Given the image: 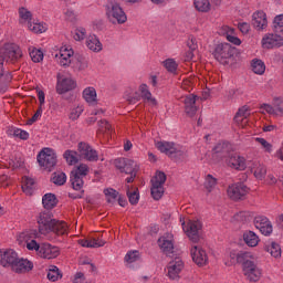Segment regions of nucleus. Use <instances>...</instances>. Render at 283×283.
<instances>
[{"label":"nucleus","instance_id":"nucleus-1","mask_svg":"<svg viewBox=\"0 0 283 283\" xmlns=\"http://www.w3.org/2000/svg\"><path fill=\"white\" fill-rule=\"evenodd\" d=\"M23 56L21 46L15 43H6L0 48V76H3V63H17Z\"/></svg>","mask_w":283,"mask_h":283},{"label":"nucleus","instance_id":"nucleus-2","mask_svg":"<svg viewBox=\"0 0 283 283\" xmlns=\"http://www.w3.org/2000/svg\"><path fill=\"white\" fill-rule=\"evenodd\" d=\"M105 14L109 23L123 25L127 23V13L118 3H108L105 6Z\"/></svg>","mask_w":283,"mask_h":283},{"label":"nucleus","instance_id":"nucleus-3","mask_svg":"<svg viewBox=\"0 0 283 283\" xmlns=\"http://www.w3.org/2000/svg\"><path fill=\"white\" fill-rule=\"evenodd\" d=\"M38 163L44 171H52L56 167V151L50 147L42 148L38 154Z\"/></svg>","mask_w":283,"mask_h":283},{"label":"nucleus","instance_id":"nucleus-4","mask_svg":"<svg viewBox=\"0 0 283 283\" xmlns=\"http://www.w3.org/2000/svg\"><path fill=\"white\" fill-rule=\"evenodd\" d=\"M253 259H247L242 264V272L248 282H260L262 280V269L255 264Z\"/></svg>","mask_w":283,"mask_h":283},{"label":"nucleus","instance_id":"nucleus-5","mask_svg":"<svg viewBox=\"0 0 283 283\" xmlns=\"http://www.w3.org/2000/svg\"><path fill=\"white\" fill-rule=\"evenodd\" d=\"M247 260H255V256L251 252H241L239 253L235 250H230L226 252L223 256V262L226 266H233L234 264H244Z\"/></svg>","mask_w":283,"mask_h":283},{"label":"nucleus","instance_id":"nucleus-6","mask_svg":"<svg viewBox=\"0 0 283 283\" xmlns=\"http://www.w3.org/2000/svg\"><path fill=\"white\" fill-rule=\"evenodd\" d=\"M179 221L186 235L192 242H198V240H200V231H202V223L199 220H189L186 224L185 218L182 217H180Z\"/></svg>","mask_w":283,"mask_h":283},{"label":"nucleus","instance_id":"nucleus-7","mask_svg":"<svg viewBox=\"0 0 283 283\" xmlns=\"http://www.w3.org/2000/svg\"><path fill=\"white\" fill-rule=\"evenodd\" d=\"M165 182H167V175L163 171H157L151 179L150 188L154 200H160L165 195Z\"/></svg>","mask_w":283,"mask_h":283},{"label":"nucleus","instance_id":"nucleus-8","mask_svg":"<svg viewBox=\"0 0 283 283\" xmlns=\"http://www.w3.org/2000/svg\"><path fill=\"white\" fill-rule=\"evenodd\" d=\"M36 232L25 231L18 235V242L21 247H27L28 251H35L36 255H39V251H41V244L34 240Z\"/></svg>","mask_w":283,"mask_h":283},{"label":"nucleus","instance_id":"nucleus-9","mask_svg":"<svg viewBox=\"0 0 283 283\" xmlns=\"http://www.w3.org/2000/svg\"><path fill=\"white\" fill-rule=\"evenodd\" d=\"M185 270V262L182 259L176 256L172 259L166 268V275L169 280L178 281L180 280V273Z\"/></svg>","mask_w":283,"mask_h":283},{"label":"nucleus","instance_id":"nucleus-10","mask_svg":"<svg viewBox=\"0 0 283 283\" xmlns=\"http://www.w3.org/2000/svg\"><path fill=\"white\" fill-rule=\"evenodd\" d=\"M213 56L217 61H219V63L226 65V63H229V59L233 56V48L229 43L217 44L214 48Z\"/></svg>","mask_w":283,"mask_h":283},{"label":"nucleus","instance_id":"nucleus-11","mask_svg":"<svg viewBox=\"0 0 283 283\" xmlns=\"http://www.w3.org/2000/svg\"><path fill=\"white\" fill-rule=\"evenodd\" d=\"M116 169H119L122 174H138L140 166L133 159L117 158L114 160Z\"/></svg>","mask_w":283,"mask_h":283},{"label":"nucleus","instance_id":"nucleus-12","mask_svg":"<svg viewBox=\"0 0 283 283\" xmlns=\"http://www.w3.org/2000/svg\"><path fill=\"white\" fill-rule=\"evenodd\" d=\"M261 48H263V50L283 48V36L277 33H265L261 39Z\"/></svg>","mask_w":283,"mask_h":283},{"label":"nucleus","instance_id":"nucleus-13","mask_svg":"<svg viewBox=\"0 0 283 283\" xmlns=\"http://www.w3.org/2000/svg\"><path fill=\"white\" fill-rule=\"evenodd\" d=\"M190 255L192 262H195L197 266H207L209 264V255L200 245H192L190 249Z\"/></svg>","mask_w":283,"mask_h":283},{"label":"nucleus","instance_id":"nucleus-14","mask_svg":"<svg viewBox=\"0 0 283 283\" xmlns=\"http://www.w3.org/2000/svg\"><path fill=\"white\" fill-rule=\"evenodd\" d=\"M18 256L19 253L13 249H0V266H3V269H12Z\"/></svg>","mask_w":283,"mask_h":283},{"label":"nucleus","instance_id":"nucleus-15","mask_svg":"<svg viewBox=\"0 0 283 283\" xmlns=\"http://www.w3.org/2000/svg\"><path fill=\"white\" fill-rule=\"evenodd\" d=\"M55 56L61 67H70L72 65V59H74V50L71 46L64 45Z\"/></svg>","mask_w":283,"mask_h":283},{"label":"nucleus","instance_id":"nucleus-16","mask_svg":"<svg viewBox=\"0 0 283 283\" xmlns=\"http://www.w3.org/2000/svg\"><path fill=\"white\" fill-rule=\"evenodd\" d=\"M34 269V263L28 259L17 256L15 262L11 265V271L18 273L19 275L30 273Z\"/></svg>","mask_w":283,"mask_h":283},{"label":"nucleus","instance_id":"nucleus-17","mask_svg":"<svg viewBox=\"0 0 283 283\" xmlns=\"http://www.w3.org/2000/svg\"><path fill=\"white\" fill-rule=\"evenodd\" d=\"M252 27L256 32H264L269 28V18L264 11H255L252 14Z\"/></svg>","mask_w":283,"mask_h":283},{"label":"nucleus","instance_id":"nucleus-18","mask_svg":"<svg viewBox=\"0 0 283 283\" xmlns=\"http://www.w3.org/2000/svg\"><path fill=\"white\" fill-rule=\"evenodd\" d=\"M38 255L43 260H54L57 255H61V249L56 245H52L51 243H41Z\"/></svg>","mask_w":283,"mask_h":283},{"label":"nucleus","instance_id":"nucleus-19","mask_svg":"<svg viewBox=\"0 0 283 283\" xmlns=\"http://www.w3.org/2000/svg\"><path fill=\"white\" fill-rule=\"evenodd\" d=\"M72 90H76V81L72 77L57 75L56 92L59 94H67Z\"/></svg>","mask_w":283,"mask_h":283},{"label":"nucleus","instance_id":"nucleus-20","mask_svg":"<svg viewBox=\"0 0 283 283\" xmlns=\"http://www.w3.org/2000/svg\"><path fill=\"white\" fill-rule=\"evenodd\" d=\"M227 192L231 200H242L249 193V188L244 184H233L228 187Z\"/></svg>","mask_w":283,"mask_h":283},{"label":"nucleus","instance_id":"nucleus-21","mask_svg":"<svg viewBox=\"0 0 283 283\" xmlns=\"http://www.w3.org/2000/svg\"><path fill=\"white\" fill-rule=\"evenodd\" d=\"M254 227L262 233V235H271V233H273V224L265 216L255 217Z\"/></svg>","mask_w":283,"mask_h":283},{"label":"nucleus","instance_id":"nucleus-22","mask_svg":"<svg viewBox=\"0 0 283 283\" xmlns=\"http://www.w3.org/2000/svg\"><path fill=\"white\" fill-rule=\"evenodd\" d=\"M54 219L48 212H41L38 217L39 231L42 235H48L52 231Z\"/></svg>","mask_w":283,"mask_h":283},{"label":"nucleus","instance_id":"nucleus-23","mask_svg":"<svg viewBox=\"0 0 283 283\" xmlns=\"http://www.w3.org/2000/svg\"><path fill=\"white\" fill-rule=\"evenodd\" d=\"M157 243L160 251H163L165 255H171V253H174V234L172 233H165L158 239Z\"/></svg>","mask_w":283,"mask_h":283},{"label":"nucleus","instance_id":"nucleus-24","mask_svg":"<svg viewBox=\"0 0 283 283\" xmlns=\"http://www.w3.org/2000/svg\"><path fill=\"white\" fill-rule=\"evenodd\" d=\"M261 112H265L272 116H283V98H274L273 106L270 104L261 105Z\"/></svg>","mask_w":283,"mask_h":283},{"label":"nucleus","instance_id":"nucleus-25","mask_svg":"<svg viewBox=\"0 0 283 283\" xmlns=\"http://www.w3.org/2000/svg\"><path fill=\"white\" fill-rule=\"evenodd\" d=\"M78 153L90 163H96L98 160V153H96V150H94L87 143L81 142L78 144Z\"/></svg>","mask_w":283,"mask_h":283},{"label":"nucleus","instance_id":"nucleus-26","mask_svg":"<svg viewBox=\"0 0 283 283\" xmlns=\"http://www.w3.org/2000/svg\"><path fill=\"white\" fill-rule=\"evenodd\" d=\"M198 99V96L193 94L186 95L182 97V103L185 106V113L190 118H193L196 116V113L198 112V106H196V101Z\"/></svg>","mask_w":283,"mask_h":283},{"label":"nucleus","instance_id":"nucleus-27","mask_svg":"<svg viewBox=\"0 0 283 283\" xmlns=\"http://www.w3.org/2000/svg\"><path fill=\"white\" fill-rule=\"evenodd\" d=\"M82 96L85 103H87V105H90L91 107H95V105H98V95L96 93V88H94L93 86H87L86 88H84L82 92Z\"/></svg>","mask_w":283,"mask_h":283},{"label":"nucleus","instance_id":"nucleus-28","mask_svg":"<svg viewBox=\"0 0 283 283\" xmlns=\"http://www.w3.org/2000/svg\"><path fill=\"white\" fill-rule=\"evenodd\" d=\"M221 33L227 38V41H229V43H232V45H242V40L235 36V29L229 25H223L221 28Z\"/></svg>","mask_w":283,"mask_h":283},{"label":"nucleus","instance_id":"nucleus-29","mask_svg":"<svg viewBox=\"0 0 283 283\" xmlns=\"http://www.w3.org/2000/svg\"><path fill=\"white\" fill-rule=\"evenodd\" d=\"M156 147L161 151V154H166L167 156L178 154V148L171 142H157Z\"/></svg>","mask_w":283,"mask_h":283},{"label":"nucleus","instance_id":"nucleus-30","mask_svg":"<svg viewBox=\"0 0 283 283\" xmlns=\"http://www.w3.org/2000/svg\"><path fill=\"white\" fill-rule=\"evenodd\" d=\"M86 48L91 50V52H103V43L95 34H91L86 38Z\"/></svg>","mask_w":283,"mask_h":283},{"label":"nucleus","instance_id":"nucleus-31","mask_svg":"<svg viewBox=\"0 0 283 283\" xmlns=\"http://www.w3.org/2000/svg\"><path fill=\"white\" fill-rule=\"evenodd\" d=\"M229 165L232 169L244 171V169H247V159L240 155H233L229 159Z\"/></svg>","mask_w":283,"mask_h":283},{"label":"nucleus","instance_id":"nucleus-32","mask_svg":"<svg viewBox=\"0 0 283 283\" xmlns=\"http://www.w3.org/2000/svg\"><path fill=\"white\" fill-rule=\"evenodd\" d=\"M50 233H54L55 235H67L69 233L67 223H65V221L54 220L51 226Z\"/></svg>","mask_w":283,"mask_h":283},{"label":"nucleus","instance_id":"nucleus-33","mask_svg":"<svg viewBox=\"0 0 283 283\" xmlns=\"http://www.w3.org/2000/svg\"><path fill=\"white\" fill-rule=\"evenodd\" d=\"M249 169L254 174L256 180H262L264 176H266V167L258 161H253L249 165Z\"/></svg>","mask_w":283,"mask_h":283},{"label":"nucleus","instance_id":"nucleus-34","mask_svg":"<svg viewBox=\"0 0 283 283\" xmlns=\"http://www.w3.org/2000/svg\"><path fill=\"white\" fill-rule=\"evenodd\" d=\"M265 251L272 255V258L280 259L282 258V248L275 241H269L265 244Z\"/></svg>","mask_w":283,"mask_h":283},{"label":"nucleus","instance_id":"nucleus-35","mask_svg":"<svg viewBox=\"0 0 283 283\" xmlns=\"http://www.w3.org/2000/svg\"><path fill=\"white\" fill-rule=\"evenodd\" d=\"M243 242L247 247L255 248L260 244V237H258L253 231H245L243 233Z\"/></svg>","mask_w":283,"mask_h":283},{"label":"nucleus","instance_id":"nucleus-36","mask_svg":"<svg viewBox=\"0 0 283 283\" xmlns=\"http://www.w3.org/2000/svg\"><path fill=\"white\" fill-rule=\"evenodd\" d=\"M139 94L144 101H147L149 105H157V101L154 96H151V92L149 91V86L147 84L139 85Z\"/></svg>","mask_w":283,"mask_h":283},{"label":"nucleus","instance_id":"nucleus-37","mask_svg":"<svg viewBox=\"0 0 283 283\" xmlns=\"http://www.w3.org/2000/svg\"><path fill=\"white\" fill-rule=\"evenodd\" d=\"M46 277L49 282H59V280L63 279V273L56 265H50L48 269Z\"/></svg>","mask_w":283,"mask_h":283},{"label":"nucleus","instance_id":"nucleus-38","mask_svg":"<svg viewBox=\"0 0 283 283\" xmlns=\"http://www.w3.org/2000/svg\"><path fill=\"white\" fill-rule=\"evenodd\" d=\"M251 67L252 72L258 74V76H262L264 75V72H266V64L260 59H253L251 61Z\"/></svg>","mask_w":283,"mask_h":283},{"label":"nucleus","instance_id":"nucleus-39","mask_svg":"<svg viewBox=\"0 0 283 283\" xmlns=\"http://www.w3.org/2000/svg\"><path fill=\"white\" fill-rule=\"evenodd\" d=\"M193 7L197 12H201L202 14L211 12V1L209 0H193Z\"/></svg>","mask_w":283,"mask_h":283},{"label":"nucleus","instance_id":"nucleus-40","mask_svg":"<svg viewBox=\"0 0 283 283\" xmlns=\"http://www.w3.org/2000/svg\"><path fill=\"white\" fill-rule=\"evenodd\" d=\"M56 196L54 193H45L42 197V205L44 209H54V207L57 205Z\"/></svg>","mask_w":283,"mask_h":283},{"label":"nucleus","instance_id":"nucleus-41","mask_svg":"<svg viewBox=\"0 0 283 283\" xmlns=\"http://www.w3.org/2000/svg\"><path fill=\"white\" fill-rule=\"evenodd\" d=\"M83 112H85V106H83L82 104L73 105L70 108V113H69L70 120H78Z\"/></svg>","mask_w":283,"mask_h":283},{"label":"nucleus","instance_id":"nucleus-42","mask_svg":"<svg viewBox=\"0 0 283 283\" xmlns=\"http://www.w3.org/2000/svg\"><path fill=\"white\" fill-rule=\"evenodd\" d=\"M203 187L208 193L216 191V188L218 187V179L213 177V175H207L205 178Z\"/></svg>","mask_w":283,"mask_h":283},{"label":"nucleus","instance_id":"nucleus-43","mask_svg":"<svg viewBox=\"0 0 283 283\" xmlns=\"http://www.w3.org/2000/svg\"><path fill=\"white\" fill-rule=\"evenodd\" d=\"M28 28L34 34H43V32H48V24L43 22H29Z\"/></svg>","mask_w":283,"mask_h":283},{"label":"nucleus","instance_id":"nucleus-44","mask_svg":"<svg viewBox=\"0 0 283 283\" xmlns=\"http://www.w3.org/2000/svg\"><path fill=\"white\" fill-rule=\"evenodd\" d=\"M29 55L33 63H41L43 61V51L36 49L35 46H29Z\"/></svg>","mask_w":283,"mask_h":283},{"label":"nucleus","instance_id":"nucleus-45","mask_svg":"<svg viewBox=\"0 0 283 283\" xmlns=\"http://www.w3.org/2000/svg\"><path fill=\"white\" fill-rule=\"evenodd\" d=\"M34 187V180L30 177L22 178V191L27 193V196H32V188Z\"/></svg>","mask_w":283,"mask_h":283},{"label":"nucleus","instance_id":"nucleus-46","mask_svg":"<svg viewBox=\"0 0 283 283\" xmlns=\"http://www.w3.org/2000/svg\"><path fill=\"white\" fill-rule=\"evenodd\" d=\"M71 174L81 178H85V176L90 174V166H87L86 164H80L71 171Z\"/></svg>","mask_w":283,"mask_h":283},{"label":"nucleus","instance_id":"nucleus-47","mask_svg":"<svg viewBox=\"0 0 283 283\" xmlns=\"http://www.w3.org/2000/svg\"><path fill=\"white\" fill-rule=\"evenodd\" d=\"M63 158L66 160L67 165H76V163H78V153L75 150H65Z\"/></svg>","mask_w":283,"mask_h":283},{"label":"nucleus","instance_id":"nucleus-48","mask_svg":"<svg viewBox=\"0 0 283 283\" xmlns=\"http://www.w3.org/2000/svg\"><path fill=\"white\" fill-rule=\"evenodd\" d=\"M83 178L84 177H78L77 175H74V174L71 172V185H72V188L75 191H82L83 190V185L85 184L83 181Z\"/></svg>","mask_w":283,"mask_h":283},{"label":"nucleus","instance_id":"nucleus-49","mask_svg":"<svg viewBox=\"0 0 283 283\" xmlns=\"http://www.w3.org/2000/svg\"><path fill=\"white\" fill-rule=\"evenodd\" d=\"M250 113H249V107L243 106L241 108H239L238 113L234 116V120L235 123H238L240 125V123H242V120H247V118H249Z\"/></svg>","mask_w":283,"mask_h":283},{"label":"nucleus","instance_id":"nucleus-50","mask_svg":"<svg viewBox=\"0 0 283 283\" xmlns=\"http://www.w3.org/2000/svg\"><path fill=\"white\" fill-rule=\"evenodd\" d=\"M273 30L283 36V13L277 14L273 20Z\"/></svg>","mask_w":283,"mask_h":283},{"label":"nucleus","instance_id":"nucleus-51","mask_svg":"<svg viewBox=\"0 0 283 283\" xmlns=\"http://www.w3.org/2000/svg\"><path fill=\"white\" fill-rule=\"evenodd\" d=\"M255 142L260 144L261 149H263L265 154H273V144L269 143L265 138L256 137Z\"/></svg>","mask_w":283,"mask_h":283},{"label":"nucleus","instance_id":"nucleus-52","mask_svg":"<svg viewBox=\"0 0 283 283\" xmlns=\"http://www.w3.org/2000/svg\"><path fill=\"white\" fill-rule=\"evenodd\" d=\"M52 182L61 187L65 185V182H67V175L61 171L54 172L52 177Z\"/></svg>","mask_w":283,"mask_h":283},{"label":"nucleus","instance_id":"nucleus-53","mask_svg":"<svg viewBox=\"0 0 283 283\" xmlns=\"http://www.w3.org/2000/svg\"><path fill=\"white\" fill-rule=\"evenodd\" d=\"M124 260L127 264H134V262H138V260H140V252H138V250L128 251Z\"/></svg>","mask_w":283,"mask_h":283},{"label":"nucleus","instance_id":"nucleus-54","mask_svg":"<svg viewBox=\"0 0 283 283\" xmlns=\"http://www.w3.org/2000/svg\"><path fill=\"white\" fill-rule=\"evenodd\" d=\"M164 67H166L167 72L170 74H176V70H178V62L175 59H167L163 62Z\"/></svg>","mask_w":283,"mask_h":283},{"label":"nucleus","instance_id":"nucleus-55","mask_svg":"<svg viewBox=\"0 0 283 283\" xmlns=\"http://www.w3.org/2000/svg\"><path fill=\"white\" fill-rule=\"evenodd\" d=\"M19 17L22 21H24V23H28V25L32 23V12H30V10L25 9L24 7L19 9Z\"/></svg>","mask_w":283,"mask_h":283},{"label":"nucleus","instance_id":"nucleus-56","mask_svg":"<svg viewBox=\"0 0 283 283\" xmlns=\"http://www.w3.org/2000/svg\"><path fill=\"white\" fill-rule=\"evenodd\" d=\"M104 196L107 202H116L118 200V191L114 190V188L104 189Z\"/></svg>","mask_w":283,"mask_h":283},{"label":"nucleus","instance_id":"nucleus-57","mask_svg":"<svg viewBox=\"0 0 283 283\" xmlns=\"http://www.w3.org/2000/svg\"><path fill=\"white\" fill-rule=\"evenodd\" d=\"M85 36H87V30L83 27H78L73 32L74 41H85Z\"/></svg>","mask_w":283,"mask_h":283},{"label":"nucleus","instance_id":"nucleus-58","mask_svg":"<svg viewBox=\"0 0 283 283\" xmlns=\"http://www.w3.org/2000/svg\"><path fill=\"white\" fill-rule=\"evenodd\" d=\"M127 196L130 205H138V201L140 200V195L138 193V188H135L134 191H129V188L127 190Z\"/></svg>","mask_w":283,"mask_h":283},{"label":"nucleus","instance_id":"nucleus-59","mask_svg":"<svg viewBox=\"0 0 283 283\" xmlns=\"http://www.w3.org/2000/svg\"><path fill=\"white\" fill-rule=\"evenodd\" d=\"M12 132H13L14 138H20V140H28V138H30V133L21 128H13Z\"/></svg>","mask_w":283,"mask_h":283},{"label":"nucleus","instance_id":"nucleus-60","mask_svg":"<svg viewBox=\"0 0 283 283\" xmlns=\"http://www.w3.org/2000/svg\"><path fill=\"white\" fill-rule=\"evenodd\" d=\"M77 14L73 9H66L64 11V18L66 19V21H71V23H74V21H76L77 19Z\"/></svg>","mask_w":283,"mask_h":283},{"label":"nucleus","instance_id":"nucleus-61","mask_svg":"<svg viewBox=\"0 0 283 283\" xmlns=\"http://www.w3.org/2000/svg\"><path fill=\"white\" fill-rule=\"evenodd\" d=\"M88 244H91V249H98L101 247H105V241L102 239H90Z\"/></svg>","mask_w":283,"mask_h":283},{"label":"nucleus","instance_id":"nucleus-62","mask_svg":"<svg viewBox=\"0 0 283 283\" xmlns=\"http://www.w3.org/2000/svg\"><path fill=\"white\" fill-rule=\"evenodd\" d=\"M239 30L240 32H242V34H249V31L251 30V25L248 22H240Z\"/></svg>","mask_w":283,"mask_h":283},{"label":"nucleus","instance_id":"nucleus-63","mask_svg":"<svg viewBox=\"0 0 283 283\" xmlns=\"http://www.w3.org/2000/svg\"><path fill=\"white\" fill-rule=\"evenodd\" d=\"M98 125H99L101 132H109V129H112V125L105 119H102L98 123Z\"/></svg>","mask_w":283,"mask_h":283},{"label":"nucleus","instance_id":"nucleus-64","mask_svg":"<svg viewBox=\"0 0 283 283\" xmlns=\"http://www.w3.org/2000/svg\"><path fill=\"white\" fill-rule=\"evenodd\" d=\"M73 282L74 283H84L85 282V274H83L82 272H77L74 275Z\"/></svg>","mask_w":283,"mask_h":283}]
</instances>
